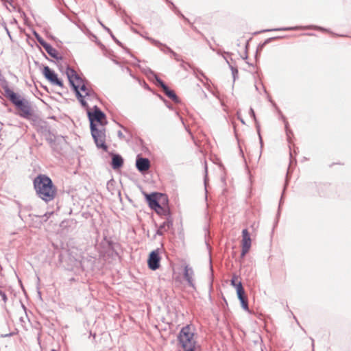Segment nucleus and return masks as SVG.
<instances>
[{"mask_svg":"<svg viewBox=\"0 0 351 351\" xmlns=\"http://www.w3.org/2000/svg\"><path fill=\"white\" fill-rule=\"evenodd\" d=\"M66 74L69 83L75 93L76 97L81 105L88 108L89 102L97 99V95L86 80L81 77L77 72L71 68H67Z\"/></svg>","mask_w":351,"mask_h":351,"instance_id":"f257e3e1","label":"nucleus"},{"mask_svg":"<svg viewBox=\"0 0 351 351\" xmlns=\"http://www.w3.org/2000/svg\"><path fill=\"white\" fill-rule=\"evenodd\" d=\"M33 184L37 196L45 202L53 201L56 197L57 187L47 175L37 176L33 181Z\"/></svg>","mask_w":351,"mask_h":351,"instance_id":"f03ea898","label":"nucleus"},{"mask_svg":"<svg viewBox=\"0 0 351 351\" xmlns=\"http://www.w3.org/2000/svg\"><path fill=\"white\" fill-rule=\"evenodd\" d=\"M178 341L184 351H201L195 328L191 324L182 328L178 335Z\"/></svg>","mask_w":351,"mask_h":351,"instance_id":"7ed1b4c3","label":"nucleus"},{"mask_svg":"<svg viewBox=\"0 0 351 351\" xmlns=\"http://www.w3.org/2000/svg\"><path fill=\"white\" fill-rule=\"evenodd\" d=\"M149 206L154 210L158 214L164 213L165 209L162 204H165L167 202V197L165 195L158 193H154L152 194H145Z\"/></svg>","mask_w":351,"mask_h":351,"instance_id":"20e7f679","label":"nucleus"},{"mask_svg":"<svg viewBox=\"0 0 351 351\" xmlns=\"http://www.w3.org/2000/svg\"><path fill=\"white\" fill-rule=\"evenodd\" d=\"M231 285L236 288L237 296L241 302L243 308L245 311H248L247 298L245 295L242 283L237 276H232L231 279Z\"/></svg>","mask_w":351,"mask_h":351,"instance_id":"39448f33","label":"nucleus"},{"mask_svg":"<svg viewBox=\"0 0 351 351\" xmlns=\"http://www.w3.org/2000/svg\"><path fill=\"white\" fill-rule=\"evenodd\" d=\"M91 134L98 148L104 151H108V146L106 143V130L104 128H98L92 124Z\"/></svg>","mask_w":351,"mask_h":351,"instance_id":"423d86ee","label":"nucleus"},{"mask_svg":"<svg viewBox=\"0 0 351 351\" xmlns=\"http://www.w3.org/2000/svg\"><path fill=\"white\" fill-rule=\"evenodd\" d=\"M88 114L90 121V128L92 127V124H93L95 127H97L95 122L100 124L101 128H104L106 123V116L99 108H95L93 113L88 112Z\"/></svg>","mask_w":351,"mask_h":351,"instance_id":"0eeeda50","label":"nucleus"},{"mask_svg":"<svg viewBox=\"0 0 351 351\" xmlns=\"http://www.w3.org/2000/svg\"><path fill=\"white\" fill-rule=\"evenodd\" d=\"M43 74L45 77L53 85L63 87V82L58 77V75L49 66H46L43 68Z\"/></svg>","mask_w":351,"mask_h":351,"instance_id":"6e6552de","label":"nucleus"},{"mask_svg":"<svg viewBox=\"0 0 351 351\" xmlns=\"http://www.w3.org/2000/svg\"><path fill=\"white\" fill-rule=\"evenodd\" d=\"M160 259L161 258L159 255L158 250L152 251L149 254L147 259L148 267L154 271L158 269L160 266Z\"/></svg>","mask_w":351,"mask_h":351,"instance_id":"1a4fd4ad","label":"nucleus"},{"mask_svg":"<svg viewBox=\"0 0 351 351\" xmlns=\"http://www.w3.org/2000/svg\"><path fill=\"white\" fill-rule=\"evenodd\" d=\"M242 252L241 255L245 256L248 252L251 247V238L247 229L242 231Z\"/></svg>","mask_w":351,"mask_h":351,"instance_id":"9d476101","label":"nucleus"},{"mask_svg":"<svg viewBox=\"0 0 351 351\" xmlns=\"http://www.w3.org/2000/svg\"><path fill=\"white\" fill-rule=\"evenodd\" d=\"M19 114L21 117L27 118L32 115V109L27 101L23 99L17 106Z\"/></svg>","mask_w":351,"mask_h":351,"instance_id":"9b49d317","label":"nucleus"},{"mask_svg":"<svg viewBox=\"0 0 351 351\" xmlns=\"http://www.w3.org/2000/svg\"><path fill=\"white\" fill-rule=\"evenodd\" d=\"M184 278L190 287L195 288L194 271L189 265H184Z\"/></svg>","mask_w":351,"mask_h":351,"instance_id":"f8f14e48","label":"nucleus"},{"mask_svg":"<svg viewBox=\"0 0 351 351\" xmlns=\"http://www.w3.org/2000/svg\"><path fill=\"white\" fill-rule=\"evenodd\" d=\"M5 96L8 98L10 101L16 106V107L24 99L10 88H6L5 90Z\"/></svg>","mask_w":351,"mask_h":351,"instance_id":"ddd939ff","label":"nucleus"},{"mask_svg":"<svg viewBox=\"0 0 351 351\" xmlns=\"http://www.w3.org/2000/svg\"><path fill=\"white\" fill-rule=\"evenodd\" d=\"M136 165L138 171L143 172L147 171L150 167V162L147 158H138Z\"/></svg>","mask_w":351,"mask_h":351,"instance_id":"4468645a","label":"nucleus"},{"mask_svg":"<svg viewBox=\"0 0 351 351\" xmlns=\"http://www.w3.org/2000/svg\"><path fill=\"white\" fill-rule=\"evenodd\" d=\"M158 82L159 86L162 88L165 95L169 98L171 99L173 101H176L177 99V96L173 90H170L162 80H158Z\"/></svg>","mask_w":351,"mask_h":351,"instance_id":"2eb2a0df","label":"nucleus"},{"mask_svg":"<svg viewBox=\"0 0 351 351\" xmlns=\"http://www.w3.org/2000/svg\"><path fill=\"white\" fill-rule=\"evenodd\" d=\"M123 158L119 155H114L112 159V167L114 169H119L123 165Z\"/></svg>","mask_w":351,"mask_h":351,"instance_id":"dca6fc26","label":"nucleus"},{"mask_svg":"<svg viewBox=\"0 0 351 351\" xmlns=\"http://www.w3.org/2000/svg\"><path fill=\"white\" fill-rule=\"evenodd\" d=\"M170 228V223L169 221H165L161 224L157 230V234L162 235L165 232H167Z\"/></svg>","mask_w":351,"mask_h":351,"instance_id":"f3484780","label":"nucleus"},{"mask_svg":"<svg viewBox=\"0 0 351 351\" xmlns=\"http://www.w3.org/2000/svg\"><path fill=\"white\" fill-rule=\"evenodd\" d=\"M43 45L49 55H51L53 57L56 56L55 53H56V51L55 49H53L51 46H50L49 45Z\"/></svg>","mask_w":351,"mask_h":351,"instance_id":"a211bd4d","label":"nucleus"},{"mask_svg":"<svg viewBox=\"0 0 351 351\" xmlns=\"http://www.w3.org/2000/svg\"><path fill=\"white\" fill-rule=\"evenodd\" d=\"M282 30H289V29H293V28H284V29H281Z\"/></svg>","mask_w":351,"mask_h":351,"instance_id":"6ab92c4d","label":"nucleus"}]
</instances>
